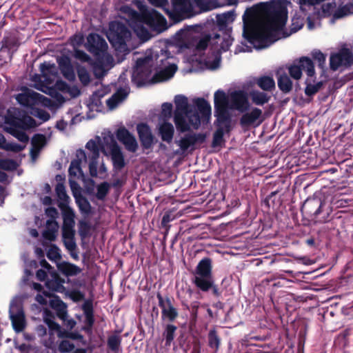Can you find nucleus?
Wrapping results in <instances>:
<instances>
[{
	"mask_svg": "<svg viewBox=\"0 0 353 353\" xmlns=\"http://www.w3.org/2000/svg\"><path fill=\"white\" fill-rule=\"evenodd\" d=\"M17 113H19V111L16 108L8 110V114L5 117V130L19 141L26 143L28 141L29 138L24 130L33 127L35 121L29 116H24L21 118L17 117Z\"/></svg>",
	"mask_w": 353,
	"mask_h": 353,
	"instance_id": "6",
	"label": "nucleus"
},
{
	"mask_svg": "<svg viewBox=\"0 0 353 353\" xmlns=\"http://www.w3.org/2000/svg\"><path fill=\"white\" fill-rule=\"evenodd\" d=\"M193 104L195 108H192L193 111L196 112L200 119L201 118H206L210 115L211 106L210 103L203 98H195L193 99Z\"/></svg>",
	"mask_w": 353,
	"mask_h": 353,
	"instance_id": "25",
	"label": "nucleus"
},
{
	"mask_svg": "<svg viewBox=\"0 0 353 353\" xmlns=\"http://www.w3.org/2000/svg\"><path fill=\"white\" fill-rule=\"evenodd\" d=\"M121 338L117 334H113L108 337L107 344L113 352H117L120 350Z\"/></svg>",
	"mask_w": 353,
	"mask_h": 353,
	"instance_id": "45",
	"label": "nucleus"
},
{
	"mask_svg": "<svg viewBox=\"0 0 353 353\" xmlns=\"http://www.w3.org/2000/svg\"><path fill=\"white\" fill-rule=\"evenodd\" d=\"M306 87L305 93L307 96H312L316 94L323 85L322 81L315 82V76L312 78L307 77L305 80Z\"/></svg>",
	"mask_w": 353,
	"mask_h": 353,
	"instance_id": "34",
	"label": "nucleus"
},
{
	"mask_svg": "<svg viewBox=\"0 0 353 353\" xmlns=\"http://www.w3.org/2000/svg\"><path fill=\"white\" fill-rule=\"evenodd\" d=\"M57 61L63 76L67 80L74 81L76 75L70 58L66 56H61L58 57Z\"/></svg>",
	"mask_w": 353,
	"mask_h": 353,
	"instance_id": "20",
	"label": "nucleus"
},
{
	"mask_svg": "<svg viewBox=\"0 0 353 353\" xmlns=\"http://www.w3.org/2000/svg\"><path fill=\"white\" fill-rule=\"evenodd\" d=\"M76 159L71 161L68 172L70 177L80 179L83 176V173L81 169V163L86 162V154L85 151L79 149L76 152Z\"/></svg>",
	"mask_w": 353,
	"mask_h": 353,
	"instance_id": "19",
	"label": "nucleus"
},
{
	"mask_svg": "<svg viewBox=\"0 0 353 353\" xmlns=\"http://www.w3.org/2000/svg\"><path fill=\"white\" fill-rule=\"evenodd\" d=\"M59 230V224L56 220H47L46 228L43 233V236L46 239L50 241H54Z\"/></svg>",
	"mask_w": 353,
	"mask_h": 353,
	"instance_id": "29",
	"label": "nucleus"
},
{
	"mask_svg": "<svg viewBox=\"0 0 353 353\" xmlns=\"http://www.w3.org/2000/svg\"><path fill=\"white\" fill-rule=\"evenodd\" d=\"M101 99L98 97L94 99V96H91L88 104V108L97 112L101 111L102 103Z\"/></svg>",
	"mask_w": 353,
	"mask_h": 353,
	"instance_id": "55",
	"label": "nucleus"
},
{
	"mask_svg": "<svg viewBox=\"0 0 353 353\" xmlns=\"http://www.w3.org/2000/svg\"><path fill=\"white\" fill-rule=\"evenodd\" d=\"M208 343L209 346L214 349L215 352L218 350L220 345V339L214 330H210L208 334Z\"/></svg>",
	"mask_w": 353,
	"mask_h": 353,
	"instance_id": "49",
	"label": "nucleus"
},
{
	"mask_svg": "<svg viewBox=\"0 0 353 353\" xmlns=\"http://www.w3.org/2000/svg\"><path fill=\"white\" fill-rule=\"evenodd\" d=\"M74 57L83 62H88L90 60V56L84 51L80 50H75L74 52Z\"/></svg>",
	"mask_w": 353,
	"mask_h": 353,
	"instance_id": "61",
	"label": "nucleus"
},
{
	"mask_svg": "<svg viewBox=\"0 0 353 353\" xmlns=\"http://www.w3.org/2000/svg\"><path fill=\"white\" fill-rule=\"evenodd\" d=\"M77 74L80 81L83 85H87L90 81V76L86 68L80 67L77 70Z\"/></svg>",
	"mask_w": 353,
	"mask_h": 353,
	"instance_id": "53",
	"label": "nucleus"
},
{
	"mask_svg": "<svg viewBox=\"0 0 353 353\" xmlns=\"http://www.w3.org/2000/svg\"><path fill=\"white\" fill-rule=\"evenodd\" d=\"M59 270L67 276H74L80 273L81 269L72 263H63L59 265Z\"/></svg>",
	"mask_w": 353,
	"mask_h": 353,
	"instance_id": "42",
	"label": "nucleus"
},
{
	"mask_svg": "<svg viewBox=\"0 0 353 353\" xmlns=\"http://www.w3.org/2000/svg\"><path fill=\"white\" fill-rule=\"evenodd\" d=\"M312 57L317 61L318 65L320 68L323 69L325 65V56L321 51H314L312 53Z\"/></svg>",
	"mask_w": 353,
	"mask_h": 353,
	"instance_id": "57",
	"label": "nucleus"
},
{
	"mask_svg": "<svg viewBox=\"0 0 353 353\" xmlns=\"http://www.w3.org/2000/svg\"><path fill=\"white\" fill-rule=\"evenodd\" d=\"M176 70L174 58L167 50H161L159 53L148 50L143 58L137 59L132 81L137 87L165 81L172 78Z\"/></svg>",
	"mask_w": 353,
	"mask_h": 353,
	"instance_id": "2",
	"label": "nucleus"
},
{
	"mask_svg": "<svg viewBox=\"0 0 353 353\" xmlns=\"http://www.w3.org/2000/svg\"><path fill=\"white\" fill-rule=\"evenodd\" d=\"M303 70L305 71L309 77L312 78L315 75L314 63L308 57H301L297 63H294L288 68L289 74L296 80L301 78Z\"/></svg>",
	"mask_w": 353,
	"mask_h": 353,
	"instance_id": "11",
	"label": "nucleus"
},
{
	"mask_svg": "<svg viewBox=\"0 0 353 353\" xmlns=\"http://www.w3.org/2000/svg\"><path fill=\"white\" fill-rule=\"evenodd\" d=\"M101 147L105 155L111 157L115 169L121 170L124 168L125 163L123 154L112 134L109 132L103 137Z\"/></svg>",
	"mask_w": 353,
	"mask_h": 353,
	"instance_id": "9",
	"label": "nucleus"
},
{
	"mask_svg": "<svg viewBox=\"0 0 353 353\" xmlns=\"http://www.w3.org/2000/svg\"><path fill=\"white\" fill-rule=\"evenodd\" d=\"M352 14H353V3H347L344 6H339L338 10L334 12L331 23H334L336 20Z\"/></svg>",
	"mask_w": 353,
	"mask_h": 353,
	"instance_id": "37",
	"label": "nucleus"
},
{
	"mask_svg": "<svg viewBox=\"0 0 353 353\" xmlns=\"http://www.w3.org/2000/svg\"><path fill=\"white\" fill-rule=\"evenodd\" d=\"M123 144L125 149L130 152H135L138 149V143L133 134H132Z\"/></svg>",
	"mask_w": 353,
	"mask_h": 353,
	"instance_id": "52",
	"label": "nucleus"
},
{
	"mask_svg": "<svg viewBox=\"0 0 353 353\" xmlns=\"http://www.w3.org/2000/svg\"><path fill=\"white\" fill-rule=\"evenodd\" d=\"M63 281L59 276L54 273L51 274V278L48 279L46 283V287L54 292H61L63 290Z\"/></svg>",
	"mask_w": 353,
	"mask_h": 353,
	"instance_id": "35",
	"label": "nucleus"
},
{
	"mask_svg": "<svg viewBox=\"0 0 353 353\" xmlns=\"http://www.w3.org/2000/svg\"><path fill=\"white\" fill-rule=\"evenodd\" d=\"M97 62L93 67V71L94 75L101 78L106 74L108 70H110L114 65V61L112 56L105 51L99 56H97Z\"/></svg>",
	"mask_w": 353,
	"mask_h": 353,
	"instance_id": "16",
	"label": "nucleus"
},
{
	"mask_svg": "<svg viewBox=\"0 0 353 353\" xmlns=\"http://www.w3.org/2000/svg\"><path fill=\"white\" fill-rule=\"evenodd\" d=\"M107 37L117 52L123 54L130 52L127 42L131 38V32L125 25L118 21L110 22Z\"/></svg>",
	"mask_w": 353,
	"mask_h": 353,
	"instance_id": "7",
	"label": "nucleus"
},
{
	"mask_svg": "<svg viewBox=\"0 0 353 353\" xmlns=\"http://www.w3.org/2000/svg\"><path fill=\"white\" fill-rule=\"evenodd\" d=\"M278 87L285 93H288L292 88V82L289 76L285 72L278 73Z\"/></svg>",
	"mask_w": 353,
	"mask_h": 353,
	"instance_id": "33",
	"label": "nucleus"
},
{
	"mask_svg": "<svg viewBox=\"0 0 353 353\" xmlns=\"http://www.w3.org/2000/svg\"><path fill=\"white\" fill-rule=\"evenodd\" d=\"M85 148L90 152L89 157L99 158V144L98 141L90 140L85 145Z\"/></svg>",
	"mask_w": 353,
	"mask_h": 353,
	"instance_id": "47",
	"label": "nucleus"
},
{
	"mask_svg": "<svg viewBox=\"0 0 353 353\" xmlns=\"http://www.w3.org/2000/svg\"><path fill=\"white\" fill-rule=\"evenodd\" d=\"M157 299L159 305L161 309V319L163 321H174L178 316L177 310L172 305L171 300L167 297L164 299L160 294H158Z\"/></svg>",
	"mask_w": 353,
	"mask_h": 353,
	"instance_id": "18",
	"label": "nucleus"
},
{
	"mask_svg": "<svg viewBox=\"0 0 353 353\" xmlns=\"http://www.w3.org/2000/svg\"><path fill=\"white\" fill-rule=\"evenodd\" d=\"M49 305L57 311L61 319H65L67 315V306L61 299L57 296H52L49 300Z\"/></svg>",
	"mask_w": 353,
	"mask_h": 353,
	"instance_id": "30",
	"label": "nucleus"
},
{
	"mask_svg": "<svg viewBox=\"0 0 353 353\" xmlns=\"http://www.w3.org/2000/svg\"><path fill=\"white\" fill-rule=\"evenodd\" d=\"M192 282L203 292H207L212 287L214 281L211 260L209 258H204L199 261L195 269Z\"/></svg>",
	"mask_w": 353,
	"mask_h": 353,
	"instance_id": "8",
	"label": "nucleus"
},
{
	"mask_svg": "<svg viewBox=\"0 0 353 353\" xmlns=\"http://www.w3.org/2000/svg\"><path fill=\"white\" fill-rule=\"evenodd\" d=\"M74 232H62V238L65 248L70 252L76 248V243L74 239Z\"/></svg>",
	"mask_w": 353,
	"mask_h": 353,
	"instance_id": "44",
	"label": "nucleus"
},
{
	"mask_svg": "<svg viewBox=\"0 0 353 353\" xmlns=\"http://www.w3.org/2000/svg\"><path fill=\"white\" fill-rule=\"evenodd\" d=\"M148 1L152 6L163 9L170 17H172V10L169 9L168 0H148Z\"/></svg>",
	"mask_w": 353,
	"mask_h": 353,
	"instance_id": "46",
	"label": "nucleus"
},
{
	"mask_svg": "<svg viewBox=\"0 0 353 353\" xmlns=\"http://www.w3.org/2000/svg\"><path fill=\"white\" fill-rule=\"evenodd\" d=\"M224 132L225 130L222 127H219L216 129L213 135L212 146L216 147L221 144Z\"/></svg>",
	"mask_w": 353,
	"mask_h": 353,
	"instance_id": "54",
	"label": "nucleus"
},
{
	"mask_svg": "<svg viewBox=\"0 0 353 353\" xmlns=\"http://www.w3.org/2000/svg\"><path fill=\"white\" fill-rule=\"evenodd\" d=\"M110 190V184L107 182H103L97 187L96 196L99 200H103L108 193Z\"/></svg>",
	"mask_w": 353,
	"mask_h": 353,
	"instance_id": "51",
	"label": "nucleus"
},
{
	"mask_svg": "<svg viewBox=\"0 0 353 353\" xmlns=\"http://www.w3.org/2000/svg\"><path fill=\"white\" fill-rule=\"evenodd\" d=\"M1 51H7L8 54H12L17 51L19 47V42L14 38H6L0 43Z\"/></svg>",
	"mask_w": 353,
	"mask_h": 353,
	"instance_id": "38",
	"label": "nucleus"
},
{
	"mask_svg": "<svg viewBox=\"0 0 353 353\" xmlns=\"http://www.w3.org/2000/svg\"><path fill=\"white\" fill-rule=\"evenodd\" d=\"M9 313L14 330L17 332H21L26 325L25 316L21 304L13 300L10 303Z\"/></svg>",
	"mask_w": 353,
	"mask_h": 353,
	"instance_id": "13",
	"label": "nucleus"
},
{
	"mask_svg": "<svg viewBox=\"0 0 353 353\" xmlns=\"http://www.w3.org/2000/svg\"><path fill=\"white\" fill-rule=\"evenodd\" d=\"M353 63V54L351 50L343 48L337 52L332 53L330 57L331 70L336 71L341 68H347Z\"/></svg>",
	"mask_w": 353,
	"mask_h": 353,
	"instance_id": "12",
	"label": "nucleus"
},
{
	"mask_svg": "<svg viewBox=\"0 0 353 353\" xmlns=\"http://www.w3.org/2000/svg\"><path fill=\"white\" fill-rule=\"evenodd\" d=\"M159 134L163 141L168 143L172 142L174 133V128L172 123L163 122L159 125Z\"/></svg>",
	"mask_w": 353,
	"mask_h": 353,
	"instance_id": "26",
	"label": "nucleus"
},
{
	"mask_svg": "<svg viewBox=\"0 0 353 353\" xmlns=\"http://www.w3.org/2000/svg\"><path fill=\"white\" fill-rule=\"evenodd\" d=\"M31 142L32 145L31 153L34 156V153H39L40 150L45 145L46 138L43 134H37L32 137Z\"/></svg>",
	"mask_w": 353,
	"mask_h": 353,
	"instance_id": "41",
	"label": "nucleus"
},
{
	"mask_svg": "<svg viewBox=\"0 0 353 353\" xmlns=\"http://www.w3.org/2000/svg\"><path fill=\"white\" fill-rule=\"evenodd\" d=\"M206 136L203 133H187L180 136L174 141V143L179 147L174 152L176 155H184L188 151H193L197 143H202L205 141Z\"/></svg>",
	"mask_w": 353,
	"mask_h": 353,
	"instance_id": "10",
	"label": "nucleus"
},
{
	"mask_svg": "<svg viewBox=\"0 0 353 353\" xmlns=\"http://www.w3.org/2000/svg\"><path fill=\"white\" fill-rule=\"evenodd\" d=\"M197 7L203 11L211 10L213 6L212 5V0H194Z\"/></svg>",
	"mask_w": 353,
	"mask_h": 353,
	"instance_id": "59",
	"label": "nucleus"
},
{
	"mask_svg": "<svg viewBox=\"0 0 353 353\" xmlns=\"http://www.w3.org/2000/svg\"><path fill=\"white\" fill-rule=\"evenodd\" d=\"M0 166L6 170H13L16 168L17 163L12 160H2L0 161Z\"/></svg>",
	"mask_w": 353,
	"mask_h": 353,
	"instance_id": "63",
	"label": "nucleus"
},
{
	"mask_svg": "<svg viewBox=\"0 0 353 353\" xmlns=\"http://www.w3.org/2000/svg\"><path fill=\"white\" fill-rule=\"evenodd\" d=\"M74 348V345L67 340H63L59 345V350L62 353L70 352L73 350Z\"/></svg>",
	"mask_w": 353,
	"mask_h": 353,
	"instance_id": "58",
	"label": "nucleus"
},
{
	"mask_svg": "<svg viewBox=\"0 0 353 353\" xmlns=\"http://www.w3.org/2000/svg\"><path fill=\"white\" fill-rule=\"evenodd\" d=\"M233 42L230 34H225L221 37L218 34L211 36L202 34L194 27H188L179 30L172 37V43L179 48V51L189 56L188 61L201 60L197 58L203 52L210 48L211 55L204 59L206 67L210 70H216L221 65L222 52L229 50Z\"/></svg>",
	"mask_w": 353,
	"mask_h": 353,
	"instance_id": "1",
	"label": "nucleus"
},
{
	"mask_svg": "<svg viewBox=\"0 0 353 353\" xmlns=\"http://www.w3.org/2000/svg\"><path fill=\"white\" fill-rule=\"evenodd\" d=\"M177 330V327L172 324H168L165 330L163 333V336L165 339V345L170 346L172 341L174 339L175 332Z\"/></svg>",
	"mask_w": 353,
	"mask_h": 353,
	"instance_id": "43",
	"label": "nucleus"
},
{
	"mask_svg": "<svg viewBox=\"0 0 353 353\" xmlns=\"http://www.w3.org/2000/svg\"><path fill=\"white\" fill-rule=\"evenodd\" d=\"M338 10L336 9V3H327L325 4H323L321 7V10L319 12L318 17L316 20H319V18H325V17H330V23L332 24L331 23L332 19L334 17V12Z\"/></svg>",
	"mask_w": 353,
	"mask_h": 353,
	"instance_id": "36",
	"label": "nucleus"
},
{
	"mask_svg": "<svg viewBox=\"0 0 353 353\" xmlns=\"http://www.w3.org/2000/svg\"><path fill=\"white\" fill-rule=\"evenodd\" d=\"M132 134L125 128H120L116 132L117 139L123 144Z\"/></svg>",
	"mask_w": 353,
	"mask_h": 353,
	"instance_id": "56",
	"label": "nucleus"
},
{
	"mask_svg": "<svg viewBox=\"0 0 353 353\" xmlns=\"http://www.w3.org/2000/svg\"><path fill=\"white\" fill-rule=\"evenodd\" d=\"M137 132L144 148L148 149L153 144V135L149 125L146 123H139L137 126Z\"/></svg>",
	"mask_w": 353,
	"mask_h": 353,
	"instance_id": "21",
	"label": "nucleus"
},
{
	"mask_svg": "<svg viewBox=\"0 0 353 353\" xmlns=\"http://www.w3.org/2000/svg\"><path fill=\"white\" fill-rule=\"evenodd\" d=\"M47 257L52 261L57 262L61 259L59 248L55 245H51L47 252Z\"/></svg>",
	"mask_w": 353,
	"mask_h": 353,
	"instance_id": "50",
	"label": "nucleus"
},
{
	"mask_svg": "<svg viewBox=\"0 0 353 353\" xmlns=\"http://www.w3.org/2000/svg\"><path fill=\"white\" fill-rule=\"evenodd\" d=\"M85 46L88 50L94 57L101 55L108 48L105 40L95 33H91L88 36Z\"/></svg>",
	"mask_w": 353,
	"mask_h": 353,
	"instance_id": "17",
	"label": "nucleus"
},
{
	"mask_svg": "<svg viewBox=\"0 0 353 353\" xmlns=\"http://www.w3.org/2000/svg\"><path fill=\"white\" fill-rule=\"evenodd\" d=\"M46 316H44V321L46 325L48 326L50 330V335H53L54 332H59L60 326L59 324L54 321V318L51 316H48L47 314V312H45Z\"/></svg>",
	"mask_w": 353,
	"mask_h": 353,
	"instance_id": "48",
	"label": "nucleus"
},
{
	"mask_svg": "<svg viewBox=\"0 0 353 353\" xmlns=\"http://www.w3.org/2000/svg\"><path fill=\"white\" fill-rule=\"evenodd\" d=\"M250 97L252 102L254 105L259 106H262L267 103L271 99V96L270 94L259 90H252L250 92Z\"/></svg>",
	"mask_w": 353,
	"mask_h": 353,
	"instance_id": "31",
	"label": "nucleus"
},
{
	"mask_svg": "<svg viewBox=\"0 0 353 353\" xmlns=\"http://www.w3.org/2000/svg\"><path fill=\"white\" fill-rule=\"evenodd\" d=\"M214 116L219 123L230 120L231 111L243 113L249 110L250 103L249 95L243 90H236L225 93L218 90L214 94Z\"/></svg>",
	"mask_w": 353,
	"mask_h": 353,
	"instance_id": "4",
	"label": "nucleus"
},
{
	"mask_svg": "<svg viewBox=\"0 0 353 353\" xmlns=\"http://www.w3.org/2000/svg\"><path fill=\"white\" fill-rule=\"evenodd\" d=\"M130 88L128 86L121 88L106 101L109 110H112L119 105L128 96Z\"/></svg>",
	"mask_w": 353,
	"mask_h": 353,
	"instance_id": "22",
	"label": "nucleus"
},
{
	"mask_svg": "<svg viewBox=\"0 0 353 353\" xmlns=\"http://www.w3.org/2000/svg\"><path fill=\"white\" fill-rule=\"evenodd\" d=\"M46 214L50 219L48 220H56L58 217V211L55 208L48 207L45 210Z\"/></svg>",
	"mask_w": 353,
	"mask_h": 353,
	"instance_id": "64",
	"label": "nucleus"
},
{
	"mask_svg": "<svg viewBox=\"0 0 353 353\" xmlns=\"http://www.w3.org/2000/svg\"><path fill=\"white\" fill-rule=\"evenodd\" d=\"M41 72L46 81L50 80L58 74V68L54 63L44 62L40 65Z\"/></svg>",
	"mask_w": 353,
	"mask_h": 353,
	"instance_id": "27",
	"label": "nucleus"
},
{
	"mask_svg": "<svg viewBox=\"0 0 353 353\" xmlns=\"http://www.w3.org/2000/svg\"><path fill=\"white\" fill-rule=\"evenodd\" d=\"M15 99L23 106L32 107L39 103H43L46 97L28 88H24L22 92L16 95Z\"/></svg>",
	"mask_w": 353,
	"mask_h": 353,
	"instance_id": "15",
	"label": "nucleus"
},
{
	"mask_svg": "<svg viewBox=\"0 0 353 353\" xmlns=\"http://www.w3.org/2000/svg\"><path fill=\"white\" fill-rule=\"evenodd\" d=\"M63 210V226L62 232H74V228L75 225L74 221V212L70 208L61 209Z\"/></svg>",
	"mask_w": 353,
	"mask_h": 353,
	"instance_id": "24",
	"label": "nucleus"
},
{
	"mask_svg": "<svg viewBox=\"0 0 353 353\" xmlns=\"http://www.w3.org/2000/svg\"><path fill=\"white\" fill-rule=\"evenodd\" d=\"M243 113L239 120L240 125L243 128L258 127L264 120L262 110L256 107L249 108Z\"/></svg>",
	"mask_w": 353,
	"mask_h": 353,
	"instance_id": "14",
	"label": "nucleus"
},
{
	"mask_svg": "<svg viewBox=\"0 0 353 353\" xmlns=\"http://www.w3.org/2000/svg\"><path fill=\"white\" fill-rule=\"evenodd\" d=\"M90 158L89 170L90 174L92 176H97V159L98 158Z\"/></svg>",
	"mask_w": 353,
	"mask_h": 353,
	"instance_id": "60",
	"label": "nucleus"
},
{
	"mask_svg": "<svg viewBox=\"0 0 353 353\" xmlns=\"http://www.w3.org/2000/svg\"><path fill=\"white\" fill-rule=\"evenodd\" d=\"M174 101L176 106L174 120L177 130L184 132L191 128L198 129L200 125V117L192 108L188 109V98L179 94L175 96Z\"/></svg>",
	"mask_w": 353,
	"mask_h": 353,
	"instance_id": "5",
	"label": "nucleus"
},
{
	"mask_svg": "<svg viewBox=\"0 0 353 353\" xmlns=\"http://www.w3.org/2000/svg\"><path fill=\"white\" fill-rule=\"evenodd\" d=\"M82 309L85 315V323L87 326L85 327V330L90 332L94 323L92 305L90 303L86 302L83 305Z\"/></svg>",
	"mask_w": 353,
	"mask_h": 353,
	"instance_id": "32",
	"label": "nucleus"
},
{
	"mask_svg": "<svg viewBox=\"0 0 353 353\" xmlns=\"http://www.w3.org/2000/svg\"><path fill=\"white\" fill-rule=\"evenodd\" d=\"M51 297L52 296L50 293L44 292L43 294H38L36 296L35 299L41 305H47L48 303L47 299L49 298L50 299Z\"/></svg>",
	"mask_w": 353,
	"mask_h": 353,
	"instance_id": "62",
	"label": "nucleus"
},
{
	"mask_svg": "<svg viewBox=\"0 0 353 353\" xmlns=\"http://www.w3.org/2000/svg\"><path fill=\"white\" fill-rule=\"evenodd\" d=\"M55 191L59 200V207L61 209L67 208L70 197L66 193L64 184L63 183H58L56 185Z\"/></svg>",
	"mask_w": 353,
	"mask_h": 353,
	"instance_id": "28",
	"label": "nucleus"
},
{
	"mask_svg": "<svg viewBox=\"0 0 353 353\" xmlns=\"http://www.w3.org/2000/svg\"><path fill=\"white\" fill-rule=\"evenodd\" d=\"M257 85L264 91H271L275 88V81L272 77L263 76L257 79Z\"/></svg>",
	"mask_w": 353,
	"mask_h": 353,
	"instance_id": "40",
	"label": "nucleus"
},
{
	"mask_svg": "<svg viewBox=\"0 0 353 353\" xmlns=\"http://www.w3.org/2000/svg\"><path fill=\"white\" fill-rule=\"evenodd\" d=\"M216 22L220 28H225L228 24L232 23L235 19L234 11L226 12L216 15Z\"/></svg>",
	"mask_w": 353,
	"mask_h": 353,
	"instance_id": "39",
	"label": "nucleus"
},
{
	"mask_svg": "<svg viewBox=\"0 0 353 353\" xmlns=\"http://www.w3.org/2000/svg\"><path fill=\"white\" fill-rule=\"evenodd\" d=\"M173 10L180 15H192L194 5L190 0H171Z\"/></svg>",
	"mask_w": 353,
	"mask_h": 353,
	"instance_id": "23",
	"label": "nucleus"
},
{
	"mask_svg": "<svg viewBox=\"0 0 353 353\" xmlns=\"http://www.w3.org/2000/svg\"><path fill=\"white\" fill-rule=\"evenodd\" d=\"M133 3L140 13L128 6H122L121 11L128 17L129 24L138 37L147 41L150 38L148 28L157 32H161L167 29V21L163 15L153 9L148 10L142 0H134Z\"/></svg>",
	"mask_w": 353,
	"mask_h": 353,
	"instance_id": "3",
	"label": "nucleus"
}]
</instances>
